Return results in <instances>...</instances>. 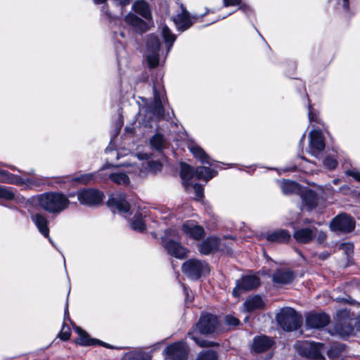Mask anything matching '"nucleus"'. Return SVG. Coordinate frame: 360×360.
Listing matches in <instances>:
<instances>
[{
  "instance_id": "obj_1",
  "label": "nucleus",
  "mask_w": 360,
  "mask_h": 360,
  "mask_svg": "<svg viewBox=\"0 0 360 360\" xmlns=\"http://www.w3.org/2000/svg\"><path fill=\"white\" fill-rule=\"evenodd\" d=\"M153 101L148 104L146 99L141 98L144 103L139 104V111L137 114L139 123L144 127H152L153 123L165 119L163 100L165 91L160 84L153 86Z\"/></svg>"
},
{
  "instance_id": "obj_2",
  "label": "nucleus",
  "mask_w": 360,
  "mask_h": 360,
  "mask_svg": "<svg viewBox=\"0 0 360 360\" xmlns=\"http://www.w3.org/2000/svg\"><path fill=\"white\" fill-rule=\"evenodd\" d=\"M134 13H129L124 16L126 23L137 32H146L153 23V16L150 5L144 0H136L132 4Z\"/></svg>"
},
{
  "instance_id": "obj_3",
  "label": "nucleus",
  "mask_w": 360,
  "mask_h": 360,
  "mask_svg": "<svg viewBox=\"0 0 360 360\" xmlns=\"http://www.w3.org/2000/svg\"><path fill=\"white\" fill-rule=\"evenodd\" d=\"M39 206L45 211L58 214L66 210L70 205L68 198L62 193L49 192L41 194L38 198Z\"/></svg>"
},
{
  "instance_id": "obj_4",
  "label": "nucleus",
  "mask_w": 360,
  "mask_h": 360,
  "mask_svg": "<svg viewBox=\"0 0 360 360\" xmlns=\"http://www.w3.org/2000/svg\"><path fill=\"white\" fill-rule=\"evenodd\" d=\"M276 319L280 326L286 331L297 330L302 322V316L290 307L282 309Z\"/></svg>"
},
{
  "instance_id": "obj_5",
  "label": "nucleus",
  "mask_w": 360,
  "mask_h": 360,
  "mask_svg": "<svg viewBox=\"0 0 360 360\" xmlns=\"http://www.w3.org/2000/svg\"><path fill=\"white\" fill-rule=\"evenodd\" d=\"M29 176L26 179H22L19 176L12 174L8 172L0 169V183L5 184H14L16 185H27L28 187L41 185L44 180L41 177L34 176L33 170L25 172Z\"/></svg>"
},
{
  "instance_id": "obj_6",
  "label": "nucleus",
  "mask_w": 360,
  "mask_h": 360,
  "mask_svg": "<svg viewBox=\"0 0 360 360\" xmlns=\"http://www.w3.org/2000/svg\"><path fill=\"white\" fill-rule=\"evenodd\" d=\"M294 347L297 352L309 359H323L324 345L310 341H297Z\"/></svg>"
},
{
  "instance_id": "obj_7",
  "label": "nucleus",
  "mask_w": 360,
  "mask_h": 360,
  "mask_svg": "<svg viewBox=\"0 0 360 360\" xmlns=\"http://www.w3.org/2000/svg\"><path fill=\"white\" fill-rule=\"evenodd\" d=\"M337 323L335 326V331L340 336L345 338L352 334L354 331L353 321L349 310L344 309L336 312Z\"/></svg>"
},
{
  "instance_id": "obj_8",
  "label": "nucleus",
  "mask_w": 360,
  "mask_h": 360,
  "mask_svg": "<svg viewBox=\"0 0 360 360\" xmlns=\"http://www.w3.org/2000/svg\"><path fill=\"white\" fill-rule=\"evenodd\" d=\"M182 271L191 279L198 280L210 272V266L205 261L191 259L183 264Z\"/></svg>"
},
{
  "instance_id": "obj_9",
  "label": "nucleus",
  "mask_w": 360,
  "mask_h": 360,
  "mask_svg": "<svg viewBox=\"0 0 360 360\" xmlns=\"http://www.w3.org/2000/svg\"><path fill=\"white\" fill-rule=\"evenodd\" d=\"M176 233V231L172 229L167 230L165 236L162 238V244L168 254L178 259H184L186 257L188 250L171 238L172 236L175 237Z\"/></svg>"
},
{
  "instance_id": "obj_10",
  "label": "nucleus",
  "mask_w": 360,
  "mask_h": 360,
  "mask_svg": "<svg viewBox=\"0 0 360 360\" xmlns=\"http://www.w3.org/2000/svg\"><path fill=\"white\" fill-rule=\"evenodd\" d=\"M160 42L157 36L149 35L146 40V59L148 65L154 68L160 64Z\"/></svg>"
},
{
  "instance_id": "obj_11",
  "label": "nucleus",
  "mask_w": 360,
  "mask_h": 360,
  "mask_svg": "<svg viewBox=\"0 0 360 360\" xmlns=\"http://www.w3.org/2000/svg\"><path fill=\"white\" fill-rule=\"evenodd\" d=\"M107 204L113 212L117 210L124 217H127L130 214L129 204L125 199V195L122 193H116L110 195Z\"/></svg>"
},
{
  "instance_id": "obj_12",
  "label": "nucleus",
  "mask_w": 360,
  "mask_h": 360,
  "mask_svg": "<svg viewBox=\"0 0 360 360\" xmlns=\"http://www.w3.org/2000/svg\"><path fill=\"white\" fill-rule=\"evenodd\" d=\"M103 198V193L94 188L84 189L77 193V198L79 202L88 206L100 205Z\"/></svg>"
},
{
  "instance_id": "obj_13",
  "label": "nucleus",
  "mask_w": 360,
  "mask_h": 360,
  "mask_svg": "<svg viewBox=\"0 0 360 360\" xmlns=\"http://www.w3.org/2000/svg\"><path fill=\"white\" fill-rule=\"evenodd\" d=\"M330 227L333 231L348 233L353 231L355 223L352 217L342 213L338 214L332 220Z\"/></svg>"
},
{
  "instance_id": "obj_14",
  "label": "nucleus",
  "mask_w": 360,
  "mask_h": 360,
  "mask_svg": "<svg viewBox=\"0 0 360 360\" xmlns=\"http://www.w3.org/2000/svg\"><path fill=\"white\" fill-rule=\"evenodd\" d=\"M309 143L307 152L319 158L325 148V141L321 130L314 129L309 134Z\"/></svg>"
},
{
  "instance_id": "obj_15",
  "label": "nucleus",
  "mask_w": 360,
  "mask_h": 360,
  "mask_svg": "<svg viewBox=\"0 0 360 360\" xmlns=\"http://www.w3.org/2000/svg\"><path fill=\"white\" fill-rule=\"evenodd\" d=\"M259 285V278L256 275H248L237 281L236 286L233 290V295L238 297L241 292L248 291L254 289Z\"/></svg>"
},
{
  "instance_id": "obj_16",
  "label": "nucleus",
  "mask_w": 360,
  "mask_h": 360,
  "mask_svg": "<svg viewBox=\"0 0 360 360\" xmlns=\"http://www.w3.org/2000/svg\"><path fill=\"white\" fill-rule=\"evenodd\" d=\"M217 324L216 316L210 314H202L196 324L195 330H198L201 334H210L215 331Z\"/></svg>"
},
{
  "instance_id": "obj_17",
  "label": "nucleus",
  "mask_w": 360,
  "mask_h": 360,
  "mask_svg": "<svg viewBox=\"0 0 360 360\" xmlns=\"http://www.w3.org/2000/svg\"><path fill=\"white\" fill-rule=\"evenodd\" d=\"M167 357L172 360H186V347L184 342H178L173 343L165 349Z\"/></svg>"
},
{
  "instance_id": "obj_18",
  "label": "nucleus",
  "mask_w": 360,
  "mask_h": 360,
  "mask_svg": "<svg viewBox=\"0 0 360 360\" xmlns=\"http://www.w3.org/2000/svg\"><path fill=\"white\" fill-rule=\"evenodd\" d=\"M182 231L186 236L196 240L205 236L204 229L194 220L185 221L182 225Z\"/></svg>"
},
{
  "instance_id": "obj_19",
  "label": "nucleus",
  "mask_w": 360,
  "mask_h": 360,
  "mask_svg": "<svg viewBox=\"0 0 360 360\" xmlns=\"http://www.w3.org/2000/svg\"><path fill=\"white\" fill-rule=\"evenodd\" d=\"M329 321V316L324 313L309 314L306 317V324L311 328H323Z\"/></svg>"
},
{
  "instance_id": "obj_20",
  "label": "nucleus",
  "mask_w": 360,
  "mask_h": 360,
  "mask_svg": "<svg viewBox=\"0 0 360 360\" xmlns=\"http://www.w3.org/2000/svg\"><path fill=\"white\" fill-rule=\"evenodd\" d=\"M173 21L177 29L181 31L187 30L192 25V20L189 13L183 6V5H181L180 11L173 18Z\"/></svg>"
},
{
  "instance_id": "obj_21",
  "label": "nucleus",
  "mask_w": 360,
  "mask_h": 360,
  "mask_svg": "<svg viewBox=\"0 0 360 360\" xmlns=\"http://www.w3.org/2000/svg\"><path fill=\"white\" fill-rule=\"evenodd\" d=\"M317 229L314 226L311 228H302L295 231L293 237L300 243H308L316 236Z\"/></svg>"
},
{
  "instance_id": "obj_22",
  "label": "nucleus",
  "mask_w": 360,
  "mask_h": 360,
  "mask_svg": "<svg viewBox=\"0 0 360 360\" xmlns=\"http://www.w3.org/2000/svg\"><path fill=\"white\" fill-rule=\"evenodd\" d=\"M219 239L215 236L207 237L198 245V251L202 255H209L219 248Z\"/></svg>"
},
{
  "instance_id": "obj_23",
  "label": "nucleus",
  "mask_w": 360,
  "mask_h": 360,
  "mask_svg": "<svg viewBox=\"0 0 360 360\" xmlns=\"http://www.w3.org/2000/svg\"><path fill=\"white\" fill-rule=\"evenodd\" d=\"M274 340L266 336H257L254 338L252 343V350L257 353L264 352L269 349L274 345Z\"/></svg>"
},
{
  "instance_id": "obj_24",
  "label": "nucleus",
  "mask_w": 360,
  "mask_h": 360,
  "mask_svg": "<svg viewBox=\"0 0 360 360\" xmlns=\"http://www.w3.org/2000/svg\"><path fill=\"white\" fill-rule=\"evenodd\" d=\"M74 330L79 335V338L75 340L76 343L82 346L101 344V345H103L105 347H109L108 345L106 343L101 342V341L96 339L90 338L89 335L80 327L75 326L74 327Z\"/></svg>"
},
{
  "instance_id": "obj_25",
  "label": "nucleus",
  "mask_w": 360,
  "mask_h": 360,
  "mask_svg": "<svg viewBox=\"0 0 360 360\" xmlns=\"http://www.w3.org/2000/svg\"><path fill=\"white\" fill-rule=\"evenodd\" d=\"M188 148L193 156L202 164L214 166L213 162L210 161L207 154L198 144L191 142L188 145Z\"/></svg>"
},
{
  "instance_id": "obj_26",
  "label": "nucleus",
  "mask_w": 360,
  "mask_h": 360,
  "mask_svg": "<svg viewBox=\"0 0 360 360\" xmlns=\"http://www.w3.org/2000/svg\"><path fill=\"white\" fill-rule=\"evenodd\" d=\"M318 196L312 190H306L302 195V209L310 211L318 205Z\"/></svg>"
},
{
  "instance_id": "obj_27",
  "label": "nucleus",
  "mask_w": 360,
  "mask_h": 360,
  "mask_svg": "<svg viewBox=\"0 0 360 360\" xmlns=\"http://www.w3.org/2000/svg\"><path fill=\"white\" fill-rule=\"evenodd\" d=\"M31 219L37 227L39 231L44 236L49 237V221L46 217L41 213L32 214Z\"/></svg>"
},
{
  "instance_id": "obj_28",
  "label": "nucleus",
  "mask_w": 360,
  "mask_h": 360,
  "mask_svg": "<svg viewBox=\"0 0 360 360\" xmlns=\"http://www.w3.org/2000/svg\"><path fill=\"white\" fill-rule=\"evenodd\" d=\"M263 236L269 242L279 243L288 242L290 238L289 232L283 229L267 233Z\"/></svg>"
},
{
  "instance_id": "obj_29",
  "label": "nucleus",
  "mask_w": 360,
  "mask_h": 360,
  "mask_svg": "<svg viewBox=\"0 0 360 360\" xmlns=\"http://www.w3.org/2000/svg\"><path fill=\"white\" fill-rule=\"evenodd\" d=\"M180 176L185 188L188 190L189 186L192 184V179L195 176V169L194 170V169L188 164L181 163Z\"/></svg>"
},
{
  "instance_id": "obj_30",
  "label": "nucleus",
  "mask_w": 360,
  "mask_h": 360,
  "mask_svg": "<svg viewBox=\"0 0 360 360\" xmlns=\"http://www.w3.org/2000/svg\"><path fill=\"white\" fill-rule=\"evenodd\" d=\"M217 171L215 169H211L210 167L200 166L195 169V177L198 180H204L206 182L217 176Z\"/></svg>"
},
{
  "instance_id": "obj_31",
  "label": "nucleus",
  "mask_w": 360,
  "mask_h": 360,
  "mask_svg": "<svg viewBox=\"0 0 360 360\" xmlns=\"http://www.w3.org/2000/svg\"><path fill=\"white\" fill-rule=\"evenodd\" d=\"M246 311L251 312L255 310L262 309L264 307V302L259 295L250 297L243 304Z\"/></svg>"
},
{
  "instance_id": "obj_32",
  "label": "nucleus",
  "mask_w": 360,
  "mask_h": 360,
  "mask_svg": "<svg viewBox=\"0 0 360 360\" xmlns=\"http://www.w3.org/2000/svg\"><path fill=\"white\" fill-rule=\"evenodd\" d=\"M293 279V273L288 270H277L273 274V281L278 284H288Z\"/></svg>"
},
{
  "instance_id": "obj_33",
  "label": "nucleus",
  "mask_w": 360,
  "mask_h": 360,
  "mask_svg": "<svg viewBox=\"0 0 360 360\" xmlns=\"http://www.w3.org/2000/svg\"><path fill=\"white\" fill-rule=\"evenodd\" d=\"M137 157L139 160H148L146 162V166L144 165L145 163H143L142 167H143L146 169L147 168L149 171L156 172L158 171L161 170L162 164L158 161L149 160V155L147 153H139L137 154Z\"/></svg>"
},
{
  "instance_id": "obj_34",
  "label": "nucleus",
  "mask_w": 360,
  "mask_h": 360,
  "mask_svg": "<svg viewBox=\"0 0 360 360\" xmlns=\"http://www.w3.org/2000/svg\"><path fill=\"white\" fill-rule=\"evenodd\" d=\"M162 35L164 38L165 42L167 46V53H168L172 46L174 42L176 40L175 35L170 31L167 26H163L162 28ZM167 55V54H166ZM167 56L164 57V60L166 59Z\"/></svg>"
},
{
  "instance_id": "obj_35",
  "label": "nucleus",
  "mask_w": 360,
  "mask_h": 360,
  "mask_svg": "<svg viewBox=\"0 0 360 360\" xmlns=\"http://www.w3.org/2000/svg\"><path fill=\"white\" fill-rule=\"evenodd\" d=\"M108 178L117 185L127 186L129 184V178L124 172H117L108 174Z\"/></svg>"
},
{
  "instance_id": "obj_36",
  "label": "nucleus",
  "mask_w": 360,
  "mask_h": 360,
  "mask_svg": "<svg viewBox=\"0 0 360 360\" xmlns=\"http://www.w3.org/2000/svg\"><path fill=\"white\" fill-rule=\"evenodd\" d=\"M151 148L161 152L165 146V139L161 134H155L150 139Z\"/></svg>"
},
{
  "instance_id": "obj_37",
  "label": "nucleus",
  "mask_w": 360,
  "mask_h": 360,
  "mask_svg": "<svg viewBox=\"0 0 360 360\" xmlns=\"http://www.w3.org/2000/svg\"><path fill=\"white\" fill-rule=\"evenodd\" d=\"M131 227L133 230L140 232L146 229V225L141 213L136 212L131 219Z\"/></svg>"
},
{
  "instance_id": "obj_38",
  "label": "nucleus",
  "mask_w": 360,
  "mask_h": 360,
  "mask_svg": "<svg viewBox=\"0 0 360 360\" xmlns=\"http://www.w3.org/2000/svg\"><path fill=\"white\" fill-rule=\"evenodd\" d=\"M281 186L282 192L285 195L295 193L298 189V184L291 181H285L282 182Z\"/></svg>"
},
{
  "instance_id": "obj_39",
  "label": "nucleus",
  "mask_w": 360,
  "mask_h": 360,
  "mask_svg": "<svg viewBox=\"0 0 360 360\" xmlns=\"http://www.w3.org/2000/svg\"><path fill=\"white\" fill-rule=\"evenodd\" d=\"M335 1L338 6V10L340 11L345 15H351L349 10V0H330V2Z\"/></svg>"
},
{
  "instance_id": "obj_40",
  "label": "nucleus",
  "mask_w": 360,
  "mask_h": 360,
  "mask_svg": "<svg viewBox=\"0 0 360 360\" xmlns=\"http://www.w3.org/2000/svg\"><path fill=\"white\" fill-rule=\"evenodd\" d=\"M345 349V346L342 344L333 345L328 350L327 354L330 359H335L338 358Z\"/></svg>"
},
{
  "instance_id": "obj_41",
  "label": "nucleus",
  "mask_w": 360,
  "mask_h": 360,
  "mask_svg": "<svg viewBox=\"0 0 360 360\" xmlns=\"http://www.w3.org/2000/svg\"><path fill=\"white\" fill-rule=\"evenodd\" d=\"M97 175V173H88V174H82L77 176H75L73 180L83 184H86L89 183L90 181L95 179L96 176Z\"/></svg>"
},
{
  "instance_id": "obj_42",
  "label": "nucleus",
  "mask_w": 360,
  "mask_h": 360,
  "mask_svg": "<svg viewBox=\"0 0 360 360\" xmlns=\"http://www.w3.org/2000/svg\"><path fill=\"white\" fill-rule=\"evenodd\" d=\"M338 164V160L333 155H328L323 160V166L330 170L335 169Z\"/></svg>"
},
{
  "instance_id": "obj_43",
  "label": "nucleus",
  "mask_w": 360,
  "mask_h": 360,
  "mask_svg": "<svg viewBox=\"0 0 360 360\" xmlns=\"http://www.w3.org/2000/svg\"><path fill=\"white\" fill-rule=\"evenodd\" d=\"M15 198V193L10 187L0 186V198L11 200Z\"/></svg>"
},
{
  "instance_id": "obj_44",
  "label": "nucleus",
  "mask_w": 360,
  "mask_h": 360,
  "mask_svg": "<svg viewBox=\"0 0 360 360\" xmlns=\"http://www.w3.org/2000/svg\"><path fill=\"white\" fill-rule=\"evenodd\" d=\"M217 354L213 350H207L200 352L196 360H217Z\"/></svg>"
},
{
  "instance_id": "obj_45",
  "label": "nucleus",
  "mask_w": 360,
  "mask_h": 360,
  "mask_svg": "<svg viewBox=\"0 0 360 360\" xmlns=\"http://www.w3.org/2000/svg\"><path fill=\"white\" fill-rule=\"evenodd\" d=\"M188 336L193 340V341L200 347H208L214 345V343L212 342H210L205 340H202L196 336H195L193 333H188Z\"/></svg>"
},
{
  "instance_id": "obj_46",
  "label": "nucleus",
  "mask_w": 360,
  "mask_h": 360,
  "mask_svg": "<svg viewBox=\"0 0 360 360\" xmlns=\"http://www.w3.org/2000/svg\"><path fill=\"white\" fill-rule=\"evenodd\" d=\"M95 4H103L101 8V12L105 14L108 18H112L111 14L108 11V6L106 4L107 0H92Z\"/></svg>"
},
{
  "instance_id": "obj_47",
  "label": "nucleus",
  "mask_w": 360,
  "mask_h": 360,
  "mask_svg": "<svg viewBox=\"0 0 360 360\" xmlns=\"http://www.w3.org/2000/svg\"><path fill=\"white\" fill-rule=\"evenodd\" d=\"M319 190L321 193L326 196L333 195L335 192V189L330 184H326L325 186H319Z\"/></svg>"
},
{
  "instance_id": "obj_48",
  "label": "nucleus",
  "mask_w": 360,
  "mask_h": 360,
  "mask_svg": "<svg viewBox=\"0 0 360 360\" xmlns=\"http://www.w3.org/2000/svg\"><path fill=\"white\" fill-rule=\"evenodd\" d=\"M308 117L310 122H314L319 124L321 123L318 113L314 111L311 106H309Z\"/></svg>"
},
{
  "instance_id": "obj_49",
  "label": "nucleus",
  "mask_w": 360,
  "mask_h": 360,
  "mask_svg": "<svg viewBox=\"0 0 360 360\" xmlns=\"http://www.w3.org/2000/svg\"><path fill=\"white\" fill-rule=\"evenodd\" d=\"M346 174L349 176L352 177L356 181L360 182V169L356 168H353L351 169H348L346 171Z\"/></svg>"
},
{
  "instance_id": "obj_50",
  "label": "nucleus",
  "mask_w": 360,
  "mask_h": 360,
  "mask_svg": "<svg viewBox=\"0 0 360 360\" xmlns=\"http://www.w3.org/2000/svg\"><path fill=\"white\" fill-rule=\"evenodd\" d=\"M59 338L63 340H68L70 338V330L68 326L63 325L61 331L58 335Z\"/></svg>"
},
{
  "instance_id": "obj_51",
  "label": "nucleus",
  "mask_w": 360,
  "mask_h": 360,
  "mask_svg": "<svg viewBox=\"0 0 360 360\" xmlns=\"http://www.w3.org/2000/svg\"><path fill=\"white\" fill-rule=\"evenodd\" d=\"M191 186H193L196 199H201L203 197V187L198 184H191Z\"/></svg>"
},
{
  "instance_id": "obj_52",
  "label": "nucleus",
  "mask_w": 360,
  "mask_h": 360,
  "mask_svg": "<svg viewBox=\"0 0 360 360\" xmlns=\"http://www.w3.org/2000/svg\"><path fill=\"white\" fill-rule=\"evenodd\" d=\"M340 249L344 250L346 255L349 256L353 252L354 246L350 243H343L340 245Z\"/></svg>"
},
{
  "instance_id": "obj_53",
  "label": "nucleus",
  "mask_w": 360,
  "mask_h": 360,
  "mask_svg": "<svg viewBox=\"0 0 360 360\" xmlns=\"http://www.w3.org/2000/svg\"><path fill=\"white\" fill-rule=\"evenodd\" d=\"M225 323L231 326H236L239 324V320L231 315H228L225 317Z\"/></svg>"
},
{
  "instance_id": "obj_54",
  "label": "nucleus",
  "mask_w": 360,
  "mask_h": 360,
  "mask_svg": "<svg viewBox=\"0 0 360 360\" xmlns=\"http://www.w3.org/2000/svg\"><path fill=\"white\" fill-rule=\"evenodd\" d=\"M238 6V10L242 11L246 15H249L252 13V8L250 6L245 3H243L241 1V4L240 5H237Z\"/></svg>"
},
{
  "instance_id": "obj_55",
  "label": "nucleus",
  "mask_w": 360,
  "mask_h": 360,
  "mask_svg": "<svg viewBox=\"0 0 360 360\" xmlns=\"http://www.w3.org/2000/svg\"><path fill=\"white\" fill-rule=\"evenodd\" d=\"M241 4V0H223V5L225 7L236 6Z\"/></svg>"
},
{
  "instance_id": "obj_56",
  "label": "nucleus",
  "mask_w": 360,
  "mask_h": 360,
  "mask_svg": "<svg viewBox=\"0 0 360 360\" xmlns=\"http://www.w3.org/2000/svg\"><path fill=\"white\" fill-rule=\"evenodd\" d=\"M112 4L115 6H120L122 8L125 7L126 6L129 5L131 0H110Z\"/></svg>"
},
{
  "instance_id": "obj_57",
  "label": "nucleus",
  "mask_w": 360,
  "mask_h": 360,
  "mask_svg": "<svg viewBox=\"0 0 360 360\" xmlns=\"http://www.w3.org/2000/svg\"><path fill=\"white\" fill-rule=\"evenodd\" d=\"M316 236H317V241L319 243H324L327 238L326 233L322 231H317Z\"/></svg>"
},
{
  "instance_id": "obj_58",
  "label": "nucleus",
  "mask_w": 360,
  "mask_h": 360,
  "mask_svg": "<svg viewBox=\"0 0 360 360\" xmlns=\"http://www.w3.org/2000/svg\"><path fill=\"white\" fill-rule=\"evenodd\" d=\"M131 360H150V357L145 354L136 353L132 357Z\"/></svg>"
},
{
  "instance_id": "obj_59",
  "label": "nucleus",
  "mask_w": 360,
  "mask_h": 360,
  "mask_svg": "<svg viewBox=\"0 0 360 360\" xmlns=\"http://www.w3.org/2000/svg\"><path fill=\"white\" fill-rule=\"evenodd\" d=\"M183 288H184V294H185V296H186V302H191L193 299V296H190L189 295L188 290V289L186 288V287L185 285H183Z\"/></svg>"
},
{
  "instance_id": "obj_60",
  "label": "nucleus",
  "mask_w": 360,
  "mask_h": 360,
  "mask_svg": "<svg viewBox=\"0 0 360 360\" xmlns=\"http://www.w3.org/2000/svg\"><path fill=\"white\" fill-rule=\"evenodd\" d=\"M329 256H330V254L328 252H325L321 253L319 255V258L321 259V260H325L327 258H328Z\"/></svg>"
},
{
  "instance_id": "obj_61",
  "label": "nucleus",
  "mask_w": 360,
  "mask_h": 360,
  "mask_svg": "<svg viewBox=\"0 0 360 360\" xmlns=\"http://www.w3.org/2000/svg\"><path fill=\"white\" fill-rule=\"evenodd\" d=\"M304 139H305V133L303 134V135L302 136V137H301V139L300 140V142H299V146L300 147L303 148Z\"/></svg>"
},
{
  "instance_id": "obj_62",
  "label": "nucleus",
  "mask_w": 360,
  "mask_h": 360,
  "mask_svg": "<svg viewBox=\"0 0 360 360\" xmlns=\"http://www.w3.org/2000/svg\"><path fill=\"white\" fill-rule=\"evenodd\" d=\"M66 318H69L68 309V302L66 303V307H65V319H66Z\"/></svg>"
},
{
  "instance_id": "obj_63",
  "label": "nucleus",
  "mask_w": 360,
  "mask_h": 360,
  "mask_svg": "<svg viewBox=\"0 0 360 360\" xmlns=\"http://www.w3.org/2000/svg\"><path fill=\"white\" fill-rule=\"evenodd\" d=\"M340 181L341 180L340 179H335L333 181V184L337 185V184H338L340 182Z\"/></svg>"
},
{
  "instance_id": "obj_64",
  "label": "nucleus",
  "mask_w": 360,
  "mask_h": 360,
  "mask_svg": "<svg viewBox=\"0 0 360 360\" xmlns=\"http://www.w3.org/2000/svg\"><path fill=\"white\" fill-rule=\"evenodd\" d=\"M47 238H49V242H50L52 245H54V243H53V240H51V238H49V237H47Z\"/></svg>"
}]
</instances>
